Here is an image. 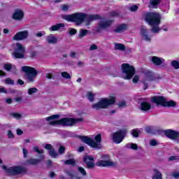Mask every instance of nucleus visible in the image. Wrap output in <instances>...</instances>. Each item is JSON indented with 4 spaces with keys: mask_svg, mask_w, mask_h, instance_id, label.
Listing matches in <instances>:
<instances>
[{
    "mask_svg": "<svg viewBox=\"0 0 179 179\" xmlns=\"http://www.w3.org/2000/svg\"><path fill=\"white\" fill-rule=\"evenodd\" d=\"M58 118H59V115H53L52 116L46 117L45 120L49 122L50 125H63V126L75 125L76 122H79V121H82V119H73V118L65 117V118L58 120Z\"/></svg>",
    "mask_w": 179,
    "mask_h": 179,
    "instance_id": "2",
    "label": "nucleus"
},
{
    "mask_svg": "<svg viewBox=\"0 0 179 179\" xmlns=\"http://www.w3.org/2000/svg\"><path fill=\"white\" fill-rule=\"evenodd\" d=\"M111 16H118V12L113 11L110 13Z\"/></svg>",
    "mask_w": 179,
    "mask_h": 179,
    "instance_id": "57",
    "label": "nucleus"
},
{
    "mask_svg": "<svg viewBox=\"0 0 179 179\" xmlns=\"http://www.w3.org/2000/svg\"><path fill=\"white\" fill-rule=\"evenodd\" d=\"M64 164H69V165H71V166H75V159H71L66 160L64 162Z\"/></svg>",
    "mask_w": 179,
    "mask_h": 179,
    "instance_id": "36",
    "label": "nucleus"
},
{
    "mask_svg": "<svg viewBox=\"0 0 179 179\" xmlns=\"http://www.w3.org/2000/svg\"><path fill=\"white\" fill-rule=\"evenodd\" d=\"M63 19L67 20V22H73L78 26L83 23H85V26H89L94 20L100 19L99 15L85 14L83 13H76L72 15H63Z\"/></svg>",
    "mask_w": 179,
    "mask_h": 179,
    "instance_id": "1",
    "label": "nucleus"
},
{
    "mask_svg": "<svg viewBox=\"0 0 179 179\" xmlns=\"http://www.w3.org/2000/svg\"><path fill=\"white\" fill-rule=\"evenodd\" d=\"M127 129H122L116 132H114L112 134V141L117 144L121 143V142L124 141V138H125V135H127Z\"/></svg>",
    "mask_w": 179,
    "mask_h": 179,
    "instance_id": "10",
    "label": "nucleus"
},
{
    "mask_svg": "<svg viewBox=\"0 0 179 179\" xmlns=\"http://www.w3.org/2000/svg\"><path fill=\"white\" fill-rule=\"evenodd\" d=\"M133 83H136L137 82H139V76L136 75L133 79H132Z\"/></svg>",
    "mask_w": 179,
    "mask_h": 179,
    "instance_id": "46",
    "label": "nucleus"
},
{
    "mask_svg": "<svg viewBox=\"0 0 179 179\" xmlns=\"http://www.w3.org/2000/svg\"><path fill=\"white\" fill-rule=\"evenodd\" d=\"M152 80H153V74H152V73H148L144 76L143 80L144 85V90L148 89V83H149V82H152Z\"/></svg>",
    "mask_w": 179,
    "mask_h": 179,
    "instance_id": "17",
    "label": "nucleus"
},
{
    "mask_svg": "<svg viewBox=\"0 0 179 179\" xmlns=\"http://www.w3.org/2000/svg\"><path fill=\"white\" fill-rule=\"evenodd\" d=\"M164 135L169 139H177V138L179 137V132L171 129H167L164 131Z\"/></svg>",
    "mask_w": 179,
    "mask_h": 179,
    "instance_id": "15",
    "label": "nucleus"
},
{
    "mask_svg": "<svg viewBox=\"0 0 179 179\" xmlns=\"http://www.w3.org/2000/svg\"><path fill=\"white\" fill-rule=\"evenodd\" d=\"M44 155H40L39 159L37 158H30L27 160L24 164L25 166H36V164H38V163L41 162V160H44Z\"/></svg>",
    "mask_w": 179,
    "mask_h": 179,
    "instance_id": "14",
    "label": "nucleus"
},
{
    "mask_svg": "<svg viewBox=\"0 0 179 179\" xmlns=\"http://www.w3.org/2000/svg\"><path fill=\"white\" fill-rule=\"evenodd\" d=\"M22 72H24L27 77V80H28V82L34 81V78L37 76V71H36L34 68L31 66H24L22 67Z\"/></svg>",
    "mask_w": 179,
    "mask_h": 179,
    "instance_id": "8",
    "label": "nucleus"
},
{
    "mask_svg": "<svg viewBox=\"0 0 179 179\" xmlns=\"http://www.w3.org/2000/svg\"><path fill=\"white\" fill-rule=\"evenodd\" d=\"M78 66H83L85 63H83V62H78Z\"/></svg>",
    "mask_w": 179,
    "mask_h": 179,
    "instance_id": "63",
    "label": "nucleus"
},
{
    "mask_svg": "<svg viewBox=\"0 0 179 179\" xmlns=\"http://www.w3.org/2000/svg\"><path fill=\"white\" fill-rule=\"evenodd\" d=\"M45 149H47V150H49V155L51 156V157H53L54 159H57L58 157V153L54 150L52 148V145L50 144H46L45 146Z\"/></svg>",
    "mask_w": 179,
    "mask_h": 179,
    "instance_id": "21",
    "label": "nucleus"
},
{
    "mask_svg": "<svg viewBox=\"0 0 179 179\" xmlns=\"http://www.w3.org/2000/svg\"><path fill=\"white\" fill-rule=\"evenodd\" d=\"M93 160H94V158L92 156L85 155L84 157V162L86 163L87 169H93L94 167V163L92 162Z\"/></svg>",
    "mask_w": 179,
    "mask_h": 179,
    "instance_id": "18",
    "label": "nucleus"
},
{
    "mask_svg": "<svg viewBox=\"0 0 179 179\" xmlns=\"http://www.w3.org/2000/svg\"><path fill=\"white\" fill-rule=\"evenodd\" d=\"M29 37V31L24 30L18 31L15 34L13 37V40L14 41H22L23 40H26Z\"/></svg>",
    "mask_w": 179,
    "mask_h": 179,
    "instance_id": "13",
    "label": "nucleus"
},
{
    "mask_svg": "<svg viewBox=\"0 0 179 179\" xmlns=\"http://www.w3.org/2000/svg\"><path fill=\"white\" fill-rule=\"evenodd\" d=\"M78 138L82 142L86 143L93 149H101V134H97L95 136V141L86 136H79Z\"/></svg>",
    "mask_w": 179,
    "mask_h": 179,
    "instance_id": "4",
    "label": "nucleus"
},
{
    "mask_svg": "<svg viewBox=\"0 0 179 179\" xmlns=\"http://www.w3.org/2000/svg\"><path fill=\"white\" fill-rule=\"evenodd\" d=\"M115 103V96H110L109 98H103L100 99L97 103L92 104V108L94 110H103L107 108L109 106Z\"/></svg>",
    "mask_w": 179,
    "mask_h": 179,
    "instance_id": "5",
    "label": "nucleus"
},
{
    "mask_svg": "<svg viewBox=\"0 0 179 179\" xmlns=\"http://www.w3.org/2000/svg\"><path fill=\"white\" fill-rule=\"evenodd\" d=\"M0 76H6V73L2 70H0Z\"/></svg>",
    "mask_w": 179,
    "mask_h": 179,
    "instance_id": "59",
    "label": "nucleus"
},
{
    "mask_svg": "<svg viewBox=\"0 0 179 179\" xmlns=\"http://www.w3.org/2000/svg\"><path fill=\"white\" fill-rule=\"evenodd\" d=\"M3 170H5L7 174L10 176H16V174H22V173H26V168L22 166H12L6 167V166H2Z\"/></svg>",
    "mask_w": 179,
    "mask_h": 179,
    "instance_id": "9",
    "label": "nucleus"
},
{
    "mask_svg": "<svg viewBox=\"0 0 179 179\" xmlns=\"http://www.w3.org/2000/svg\"><path fill=\"white\" fill-rule=\"evenodd\" d=\"M6 103H7V104H11L12 103V99H7L6 100Z\"/></svg>",
    "mask_w": 179,
    "mask_h": 179,
    "instance_id": "60",
    "label": "nucleus"
},
{
    "mask_svg": "<svg viewBox=\"0 0 179 179\" xmlns=\"http://www.w3.org/2000/svg\"><path fill=\"white\" fill-rule=\"evenodd\" d=\"M5 83L6 85H15V82L13 81V80L10 79V78L6 79Z\"/></svg>",
    "mask_w": 179,
    "mask_h": 179,
    "instance_id": "43",
    "label": "nucleus"
},
{
    "mask_svg": "<svg viewBox=\"0 0 179 179\" xmlns=\"http://www.w3.org/2000/svg\"><path fill=\"white\" fill-rule=\"evenodd\" d=\"M36 37H43V36H45V31H43L41 32H38L36 34Z\"/></svg>",
    "mask_w": 179,
    "mask_h": 179,
    "instance_id": "48",
    "label": "nucleus"
},
{
    "mask_svg": "<svg viewBox=\"0 0 179 179\" xmlns=\"http://www.w3.org/2000/svg\"><path fill=\"white\" fill-rule=\"evenodd\" d=\"M8 138H13V133L12 132V131L9 130L8 131Z\"/></svg>",
    "mask_w": 179,
    "mask_h": 179,
    "instance_id": "53",
    "label": "nucleus"
},
{
    "mask_svg": "<svg viewBox=\"0 0 179 179\" xmlns=\"http://www.w3.org/2000/svg\"><path fill=\"white\" fill-rule=\"evenodd\" d=\"M0 93H7L6 90L3 87H0Z\"/></svg>",
    "mask_w": 179,
    "mask_h": 179,
    "instance_id": "55",
    "label": "nucleus"
},
{
    "mask_svg": "<svg viewBox=\"0 0 179 179\" xmlns=\"http://www.w3.org/2000/svg\"><path fill=\"white\" fill-rule=\"evenodd\" d=\"M62 76L65 79H71V75H69V73L65 71L62 73Z\"/></svg>",
    "mask_w": 179,
    "mask_h": 179,
    "instance_id": "42",
    "label": "nucleus"
},
{
    "mask_svg": "<svg viewBox=\"0 0 179 179\" xmlns=\"http://www.w3.org/2000/svg\"><path fill=\"white\" fill-rule=\"evenodd\" d=\"M152 179H163V175L159 170L155 169L154 170V174L152 176Z\"/></svg>",
    "mask_w": 179,
    "mask_h": 179,
    "instance_id": "28",
    "label": "nucleus"
},
{
    "mask_svg": "<svg viewBox=\"0 0 179 179\" xmlns=\"http://www.w3.org/2000/svg\"><path fill=\"white\" fill-rule=\"evenodd\" d=\"M59 153L60 155H64V152H65V147L64 146H60V148H59V150H58Z\"/></svg>",
    "mask_w": 179,
    "mask_h": 179,
    "instance_id": "47",
    "label": "nucleus"
},
{
    "mask_svg": "<svg viewBox=\"0 0 179 179\" xmlns=\"http://www.w3.org/2000/svg\"><path fill=\"white\" fill-rule=\"evenodd\" d=\"M115 50H120V51H124L125 50V46L122 43H114Z\"/></svg>",
    "mask_w": 179,
    "mask_h": 179,
    "instance_id": "31",
    "label": "nucleus"
},
{
    "mask_svg": "<svg viewBox=\"0 0 179 179\" xmlns=\"http://www.w3.org/2000/svg\"><path fill=\"white\" fill-rule=\"evenodd\" d=\"M141 34L143 40H145V41H150L151 38L150 36H149V35H148V29H146V27H143L141 28Z\"/></svg>",
    "mask_w": 179,
    "mask_h": 179,
    "instance_id": "23",
    "label": "nucleus"
},
{
    "mask_svg": "<svg viewBox=\"0 0 179 179\" xmlns=\"http://www.w3.org/2000/svg\"><path fill=\"white\" fill-rule=\"evenodd\" d=\"M140 131L138 129L131 130V135L134 136V138H138L139 136Z\"/></svg>",
    "mask_w": 179,
    "mask_h": 179,
    "instance_id": "35",
    "label": "nucleus"
},
{
    "mask_svg": "<svg viewBox=\"0 0 179 179\" xmlns=\"http://www.w3.org/2000/svg\"><path fill=\"white\" fill-rule=\"evenodd\" d=\"M172 177H174V178H179V171L172 173Z\"/></svg>",
    "mask_w": 179,
    "mask_h": 179,
    "instance_id": "50",
    "label": "nucleus"
},
{
    "mask_svg": "<svg viewBox=\"0 0 179 179\" xmlns=\"http://www.w3.org/2000/svg\"><path fill=\"white\" fill-rule=\"evenodd\" d=\"M128 29V25L125 24H122L119 25L115 29V33H122L124 30H127Z\"/></svg>",
    "mask_w": 179,
    "mask_h": 179,
    "instance_id": "26",
    "label": "nucleus"
},
{
    "mask_svg": "<svg viewBox=\"0 0 179 179\" xmlns=\"http://www.w3.org/2000/svg\"><path fill=\"white\" fill-rule=\"evenodd\" d=\"M146 22L151 26L152 33H159L162 29L159 28L162 20V16L157 13H148L145 14Z\"/></svg>",
    "mask_w": 179,
    "mask_h": 179,
    "instance_id": "3",
    "label": "nucleus"
},
{
    "mask_svg": "<svg viewBox=\"0 0 179 179\" xmlns=\"http://www.w3.org/2000/svg\"><path fill=\"white\" fill-rule=\"evenodd\" d=\"M78 173H80L83 176H87V173H86V170L83 169V167H78Z\"/></svg>",
    "mask_w": 179,
    "mask_h": 179,
    "instance_id": "37",
    "label": "nucleus"
},
{
    "mask_svg": "<svg viewBox=\"0 0 179 179\" xmlns=\"http://www.w3.org/2000/svg\"><path fill=\"white\" fill-rule=\"evenodd\" d=\"M62 10H64V12H66V10H68V9H69V6L65 4L63 5L62 7Z\"/></svg>",
    "mask_w": 179,
    "mask_h": 179,
    "instance_id": "51",
    "label": "nucleus"
},
{
    "mask_svg": "<svg viewBox=\"0 0 179 179\" xmlns=\"http://www.w3.org/2000/svg\"><path fill=\"white\" fill-rule=\"evenodd\" d=\"M109 158L110 157L108 155H103L102 159H107L99 161L96 162V166L99 167H113V166H114V162H111Z\"/></svg>",
    "mask_w": 179,
    "mask_h": 179,
    "instance_id": "12",
    "label": "nucleus"
},
{
    "mask_svg": "<svg viewBox=\"0 0 179 179\" xmlns=\"http://www.w3.org/2000/svg\"><path fill=\"white\" fill-rule=\"evenodd\" d=\"M122 71L124 79H132V76L135 75V68L128 64H122Z\"/></svg>",
    "mask_w": 179,
    "mask_h": 179,
    "instance_id": "7",
    "label": "nucleus"
},
{
    "mask_svg": "<svg viewBox=\"0 0 179 179\" xmlns=\"http://www.w3.org/2000/svg\"><path fill=\"white\" fill-rule=\"evenodd\" d=\"M45 40L48 44H57L58 43V38L52 34L47 36Z\"/></svg>",
    "mask_w": 179,
    "mask_h": 179,
    "instance_id": "22",
    "label": "nucleus"
},
{
    "mask_svg": "<svg viewBox=\"0 0 179 179\" xmlns=\"http://www.w3.org/2000/svg\"><path fill=\"white\" fill-rule=\"evenodd\" d=\"M87 97L90 101H93L94 99V94H92V92H88L87 94Z\"/></svg>",
    "mask_w": 179,
    "mask_h": 179,
    "instance_id": "40",
    "label": "nucleus"
},
{
    "mask_svg": "<svg viewBox=\"0 0 179 179\" xmlns=\"http://www.w3.org/2000/svg\"><path fill=\"white\" fill-rule=\"evenodd\" d=\"M138 6L135 5V6H131L129 8V10H131V12H136V10H138Z\"/></svg>",
    "mask_w": 179,
    "mask_h": 179,
    "instance_id": "45",
    "label": "nucleus"
},
{
    "mask_svg": "<svg viewBox=\"0 0 179 179\" xmlns=\"http://www.w3.org/2000/svg\"><path fill=\"white\" fill-rule=\"evenodd\" d=\"M150 146H157V145H159V143L155 139H152L150 141Z\"/></svg>",
    "mask_w": 179,
    "mask_h": 179,
    "instance_id": "44",
    "label": "nucleus"
},
{
    "mask_svg": "<svg viewBox=\"0 0 179 179\" xmlns=\"http://www.w3.org/2000/svg\"><path fill=\"white\" fill-rule=\"evenodd\" d=\"M152 108V105L148 102H142L140 105V110L141 111H149Z\"/></svg>",
    "mask_w": 179,
    "mask_h": 179,
    "instance_id": "25",
    "label": "nucleus"
},
{
    "mask_svg": "<svg viewBox=\"0 0 179 179\" xmlns=\"http://www.w3.org/2000/svg\"><path fill=\"white\" fill-rule=\"evenodd\" d=\"M117 106L120 108H124L127 107V102H125V101H122L117 103Z\"/></svg>",
    "mask_w": 179,
    "mask_h": 179,
    "instance_id": "38",
    "label": "nucleus"
},
{
    "mask_svg": "<svg viewBox=\"0 0 179 179\" xmlns=\"http://www.w3.org/2000/svg\"><path fill=\"white\" fill-rule=\"evenodd\" d=\"M112 23H113V20H101L98 23V27H99V29H107V27H109V26H111Z\"/></svg>",
    "mask_w": 179,
    "mask_h": 179,
    "instance_id": "20",
    "label": "nucleus"
},
{
    "mask_svg": "<svg viewBox=\"0 0 179 179\" xmlns=\"http://www.w3.org/2000/svg\"><path fill=\"white\" fill-rule=\"evenodd\" d=\"M151 101L152 103H155L159 106H162L163 107H176L177 106V103L174 101H167L166 98L162 96H155L151 98Z\"/></svg>",
    "mask_w": 179,
    "mask_h": 179,
    "instance_id": "6",
    "label": "nucleus"
},
{
    "mask_svg": "<svg viewBox=\"0 0 179 179\" xmlns=\"http://www.w3.org/2000/svg\"><path fill=\"white\" fill-rule=\"evenodd\" d=\"M61 27H65V24L60 23L57 24L56 25H53L51 27L49 28L50 31H57V30H59Z\"/></svg>",
    "mask_w": 179,
    "mask_h": 179,
    "instance_id": "27",
    "label": "nucleus"
},
{
    "mask_svg": "<svg viewBox=\"0 0 179 179\" xmlns=\"http://www.w3.org/2000/svg\"><path fill=\"white\" fill-rule=\"evenodd\" d=\"M171 65L175 69H179V62L176 61V60H173L172 62H171Z\"/></svg>",
    "mask_w": 179,
    "mask_h": 179,
    "instance_id": "39",
    "label": "nucleus"
},
{
    "mask_svg": "<svg viewBox=\"0 0 179 179\" xmlns=\"http://www.w3.org/2000/svg\"><path fill=\"white\" fill-rule=\"evenodd\" d=\"M17 134L18 135H22L23 134V131H22L21 129H17Z\"/></svg>",
    "mask_w": 179,
    "mask_h": 179,
    "instance_id": "61",
    "label": "nucleus"
},
{
    "mask_svg": "<svg viewBox=\"0 0 179 179\" xmlns=\"http://www.w3.org/2000/svg\"><path fill=\"white\" fill-rule=\"evenodd\" d=\"M125 148L132 149V150H138V145L133 143L126 144Z\"/></svg>",
    "mask_w": 179,
    "mask_h": 179,
    "instance_id": "30",
    "label": "nucleus"
},
{
    "mask_svg": "<svg viewBox=\"0 0 179 179\" xmlns=\"http://www.w3.org/2000/svg\"><path fill=\"white\" fill-rule=\"evenodd\" d=\"M70 56L71 57V58H75V57H76V53L75 52H71L70 53Z\"/></svg>",
    "mask_w": 179,
    "mask_h": 179,
    "instance_id": "58",
    "label": "nucleus"
},
{
    "mask_svg": "<svg viewBox=\"0 0 179 179\" xmlns=\"http://www.w3.org/2000/svg\"><path fill=\"white\" fill-rule=\"evenodd\" d=\"M12 116L15 118V120H22L23 118V115L20 113H12Z\"/></svg>",
    "mask_w": 179,
    "mask_h": 179,
    "instance_id": "33",
    "label": "nucleus"
},
{
    "mask_svg": "<svg viewBox=\"0 0 179 179\" xmlns=\"http://www.w3.org/2000/svg\"><path fill=\"white\" fill-rule=\"evenodd\" d=\"M69 34H71V36H73L74 34H76V29H70Z\"/></svg>",
    "mask_w": 179,
    "mask_h": 179,
    "instance_id": "49",
    "label": "nucleus"
},
{
    "mask_svg": "<svg viewBox=\"0 0 179 179\" xmlns=\"http://www.w3.org/2000/svg\"><path fill=\"white\" fill-rule=\"evenodd\" d=\"M89 31H87V29H80V34H79V37L80 38H83V37H85V36H86V34H87Z\"/></svg>",
    "mask_w": 179,
    "mask_h": 179,
    "instance_id": "32",
    "label": "nucleus"
},
{
    "mask_svg": "<svg viewBox=\"0 0 179 179\" xmlns=\"http://www.w3.org/2000/svg\"><path fill=\"white\" fill-rule=\"evenodd\" d=\"M34 150L36 153H38V155H43V153H44V150L38 149L37 146L34 147Z\"/></svg>",
    "mask_w": 179,
    "mask_h": 179,
    "instance_id": "41",
    "label": "nucleus"
},
{
    "mask_svg": "<svg viewBox=\"0 0 179 179\" xmlns=\"http://www.w3.org/2000/svg\"><path fill=\"white\" fill-rule=\"evenodd\" d=\"M159 3H160V0H150V8L156 9L157 8Z\"/></svg>",
    "mask_w": 179,
    "mask_h": 179,
    "instance_id": "29",
    "label": "nucleus"
},
{
    "mask_svg": "<svg viewBox=\"0 0 179 179\" xmlns=\"http://www.w3.org/2000/svg\"><path fill=\"white\" fill-rule=\"evenodd\" d=\"M24 17V13H23V10L20 9H17L14 11L12 18L14 19V20H22L23 17Z\"/></svg>",
    "mask_w": 179,
    "mask_h": 179,
    "instance_id": "16",
    "label": "nucleus"
},
{
    "mask_svg": "<svg viewBox=\"0 0 179 179\" xmlns=\"http://www.w3.org/2000/svg\"><path fill=\"white\" fill-rule=\"evenodd\" d=\"M90 51H93V50H97V45H92L90 48Z\"/></svg>",
    "mask_w": 179,
    "mask_h": 179,
    "instance_id": "54",
    "label": "nucleus"
},
{
    "mask_svg": "<svg viewBox=\"0 0 179 179\" xmlns=\"http://www.w3.org/2000/svg\"><path fill=\"white\" fill-rule=\"evenodd\" d=\"M38 90L36 87H31L28 90V94L31 96V94H34V93H37Z\"/></svg>",
    "mask_w": 179,
    "mask_h": 179,
    "instance_id": "34",
    "label": "nucleus"
},
{
    "mask_svg": "<svg viewBox=\"0 0 179 179\" xmlns=\"http://www.w3.org/2000/svg\"><path fill=\"white\" fill-rule=\"evenodd\" d=\"M164 59L156 56H152L151 57V62L154 64V65H157V66L160 65H163L164 64Z\"/></svg>",
    "mask_w": 179,
    "mask_h": 179,
    "instance_id": "19",
    "label": "nucleus"
},
{
    "mask_svg": "<svg viewBox=\"0 0 179 179\" xmlns=\"http://www.w3.org/2000/svg\"><path fill=\"white\" fill-rule=\"evenodd\" d=\"M83 150H85V146H80V147L78 149V152H83Z\"/></svg>",
    "mask_w": 179,
    "mask_h": 179,
    "instance_id": "56",
    "label": "nucleus"
},
{
    "mask_svg": "<svg viewBox=\"0 0 179 179\" xmlns=\"http://www.w3.org/2000/svg\"><path fill=\"white\" fill-rule=\"evenodd\" d=\"M17 83H19V85H24V82L22 80L19 79Z\"/></svg>",
    "mask_w": 179,
    "mask_h": 179,
    "instance_id": "64",
    "label": "nucleus"
},
{
    "mask_svg": "<svg viewBox=\"0 0 179 179\" xmlns=\"http://www.w3.org/2000/svg\"><path fill=\"white\" fill-rule=\"evenodd\" d=\"M3 68L8 72H13V73H16V66L12 64H5Z\"/></svg>",
    "mask_w": 179,
    "mask_h": 179,
    "instance_id": "24",
    "label": "nucleus"
},
{
    "mask_svg": "<svg viewBox=\"0 0 179 179\" xmlns=\"http://www.w3.org/2000/svg\"><path fill=\"white\" fill-rule=\"evenodd\" d=\"M15 101L19 102L22 101V97H17L14 99Z\"/></svg>",
    "mask_w": 179,
    "mask_h": 179,
    "instance_id": "62",
    "label": "nucleus"
},
{
    "mask_svg": "<svg viewBox=\"0 0 179 179\" xmlns=\"http://www.w3.org/2000/svg\"><path fill=\"white\" fill-rule=\"evenodd\" d=\"M24 52H26L24 46L20 43H16L14 46L13 57H15V58H24Z\"/></svg>",
    "mask_w": 179,
    "mask_h": 179,
    "instance_id": "11",
    "label": "nucleus"
},
{
    "mask_svg": "<svg viewBox=\"0 0 179 179\" xmlns=\"http://www.w3.org/2000/svg\"><path fill=\"white\" fill-rule=\"evenodd\" d=\"M23 156L24 158L27 157V153H29V151L26 148H23Z\"/></svg>",
    "mask_w": 179,
    "mask_h": 179,
    "instance_id": "52",
    "label": "nucleus"
}]
</instances>
